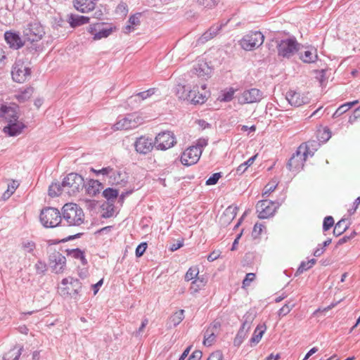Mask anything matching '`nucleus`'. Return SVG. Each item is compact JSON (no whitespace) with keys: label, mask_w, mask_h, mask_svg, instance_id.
<instances>
[{"label":"nucleus","mask_w":360,"mask_h":360,"mask_svg":"<svg viewBox=\"0 0 360 360\" xmlns=\"http://www.w3.org/2000/svg\"><path fill=\"white\" fill-rule=\"evenodd\" d=\"M84 187V178L77 173L72 172L63 179L61 184L53 183L49 188V195L53 198L64 192L69 195H76Z\"/></svg>","instance_id":"obj_1"},{"label":"nucleus","mask_w":360,"mask_h":360,"mask_svg":"<svg viewBox=\"0 0 360 360\" xmlns=\"http://www.w3.org/2000/svg\"><path fill=\"white\" fill-rule=\"evenodd\" d=\"M84 221L85 214L80 206L72 202L63 205L60 212V224L62 226L78 227Z\"/></svg>","instance_id":"obj_2"},{"label":"nucleus","mask_w":360,"mask_h":360,"mask_svg":"<svg viewBox=\"0 0 360 360\" xmlns=\"http://www.w3.org/2000/svg\"><path fill=\"white\" fill-rule=\"evenodd\" d=\"M309 154L311 156L313 155V153H310L309 151V148L307 146H300L296 152L293 153L292 157L289 159L287 164L288 169L291 172H300L303 168Z\"/></svg>","instance_id":"obj_3"},{"label":"nucleus","mask_w":360,"mask_h":360,"mask_svg":"<svg viewBox=\"0 0 360 360\" xmlns=\"http://www.w3.org/2000/svg\"><path fill=\"white\" fill-rule=\"evenodd\" d=\"M41 224L46 228H53L60 224V212L54 207H45L39 216Z\"/></svg>","instance_id":"obj_4"},{"label":"nucleus","mask_w":360,"mask_h":360,"mask_svg":"<svg viewBox=\"0 0 360 360\" xmlns=\"http://www.w3.org/2000/svg\"><path fill=\"white\" fill-rule=\"evenodd\" d=\"M264 40L263 34L259 31L250 32L239 41L240 46L245 51H252L259 47Z\"/></svg>","instance_id":"obj_5"},{"label":"nucleus","mask_w":360,"mask_h":360,"mask_svg":"<svg viewBox=\"0 0 360 360\" xmlns=\"http://www.w3.org/2000/svg\"><path fill=\"white\" fill-rule=\"evenodd\" d=\"M143 123V118L136 113L127 115L124 117L118 120L112 126L114 131L128 130L137 127Z\"/></svg>","instance_id":"obj_6"},{"label":"nucleus","mask_w":360,"mask_h":360,"mask_svg":"<svg viewBox=\"0 0 360 360\" xmlns=\"http://www.w3.org/2000/svg\"><path fill=\"white\" fill-rule=\"evenodd\" d=\"M276 47L278 56L288 58L299 50L300 44L297 43L295 39L290 38L281 40L278 42Z\"/></svg>","instance_id":"obj_7"},{"label":"nucleus","mask_w":360,"mask_h":360,"mask_svg":"<svg viewBox=\"0 0 360 360\" xmlns=\"http://www.w3.org/2000/svg\"><path fill=\"white\" fill-rule=\"evenodd\" d=\"M44 34L43 27L36 21L28 23L23 30L24 37L30 42L38 41Z\"/></svg>","instance_id":"obj_8"},{"label":"nucleus","mask_w":360,"mask_h":360,"mask_svg":"<svg viewBox=\"0 0 360 360\" xmlns=\"http://www.w3.org/2000/svg\"><path fill=\"white\" fill-rule=\"evenodd\" d=\"M279 202L269 200H260L256 205L257 212L259 219H267L273 216L276 209L280 206Z\"/></svg>","instance_id":"obj_9"},{"label":"nucleus","mask_w":360,"mask_h":360,"mask_svg":"<svg viewBox=\"0 0 360 360\" xmlns=\"http://www.w3.org/2000/svg\"><path fill=\"white\" fill-rule=\"evenodd\" d=\"M11 75L14 81L22 83L30 77L31 70L29 67L24 64V62L21 60H17L13 66Z\"/></svg>","instance_id":"obj_10"},{"label":"nucleus","mask_w":360,"mask_h":360,"mask_svg":"<svg viewBox=\"0 0 360 360\" xmlns=\"http://www.w3.org/2000/svg\"><path fill=\"white\" fill-rule=\"evenodd\" d=\"M176 143V139L171 131L159 133L155 137V147L158 150H165L174 146Z\"/></svg>","instance_id":"obj_11"},{"label":"nucleus","mask_w":360,"mask_h":360,"mask_svg":"<svg viewBox=\"0 0 360 360\" xmlns=\"http://www.w3.org/2000/svg\"><path fill=\"white\" fill-rule=\"evenodd\" d=\"M199 148L193 146L188 148L181 155V161L183 165L190 166L198 162L201 155V150Z\"/></svg>","instance_id":"obj_12"},{"label":"nucleus","mask_w":360,"mask_h":360,"mask_svg":"<svg viewBox=\"0 0 360 360\" xmlns=\"http://www.w3.org/2000/svg\"><path fill=\"white\" fill-rule=\"evenodd\" d=\"M285 98L288 103L294 107H300L309 102V98L307 96L292 90L287 92Z\"/></svg>","instance_id":"obj_13"},{"label":"nucleus","mask_w":360,"mask_h":360,"mask_svg":"<svg viewBox=\"0 0 360 360\" xmlns=\"http://www.w3.org/2000/svg\"><path fill=\"white\" fill-rule=\"evenodd\" d=\"M263 98V93L255 88L245 91L240 97L241 103H253L259 102Z\"/></svg>","instance_id":"obj_14"},{"label":"nucleus","mask_w":360,"mask_h":360,"mask_svg":"<svg viewBox=\"0 0 360 360\" xmlns=\"http://www.w3.org/2000/svg\"><path fill=\"white\" fill-rule=\"evenodd\" d=\"M103 26L102 23H96L89 26V32L94 35V40L108 37L111 34L112 27H103Z\"/></svg>","instance_id":"obj_15"},{"label":"nucleus","mask_w":360,"mask_h":360,"mask_svg":"<svg viewBox=\"0 0 360 360\" xmlns=\"http://www.w3.org/2000/svg\"><path fill=\"white\" fill-rule=\"evenodd\" d=\"M153 144L151 139L141 136L136 139L134 146L137 153L145 155L152 150Z\"/></svg>","instance_id":"obj_16"},{"label":"nucleus","mask_w":360,"mask_h":360,"mask_svg":"<svg viewBox=\"0 0 360 360\" xmlns=\"http://www.w3.org/2000/svg\"><path fill=\"white\" fill-rule=\"evenodd\" d=\"M229 20L224 23L222 22L219 25H214L210 27V29L205 32L202 34V36L198 39V44H204L214 38L219 32L222 27L227 24Z\"/></svg>","instance_id":"obj_17"},{"label":"nucleus","mask_w":360,"mask_h":360,"mask_svg":"<svg viewBox=\"0 0 360 360\" xmlns=\"http://www.w3.org/2000/svg\"><path fill=\"white\" fill-rule=\"evenodd\" d=\"M49 260L51 263H55L53 266V269L56 274L60 273L63 271L66 263L65 257L56 251L51 253L49 256Z\"/></svg>","instance_id":"obj_18"},{"label":"nucleus","mask_w":360,"mask_h":360,"mask_svg":"<svg viewBox=\"0 0 360 360\" xmlns=\"http://www.w3.org/2000/svg\"><path fill=\"white\" fill-rule=\"evenodd\" d=\"M237 211V207L229 206L219 217V223L220 225L222 226H228L236 217Z\"/></svg>","instance_id":"obj_19"},{"label":"nucleus","mask_w":360,"mask_h":360,"mask_svg":"<svg viewBox=\"0 0 360 360\" xmlns=\"http://www.w3.org/2000/svg\"><path fill=\"white\" fill-rule=\"evenodd\" d=\"M4 38L11 48L18 49L24 45V42L18 34L13 32H6Z\"/></svg>","instance_id":"obj_20"},{"label":"nucleus","mask_w":360,"mask_h":360,"mask_svg":"<svg viewBox=\"0 0 360 360\" xmlns=\"http://www.w3.org/2000/svg\"><path fill=\"white\" fill-rule=\"evenodd\" d=\"M25 127V125L22 122H18L17 120L16 121L8 123L7 126L4 127L3 131L9 136H16L22 133Z\"/></svg>","instance_id":"obj_21"},{"label":"nucleus","mask_w":360,"mask_h":360,"mask_svg":"<svg viewBox=\"0 0 360 360\" xmlns=\"http://www.w3.org/2000/svg\"><path fill=\"white\" fill-rule=\"evenodd\" d=\"M212 70L206 62L199 61L193 67V73L199 77H209L212 74Z\"/></svg>","instance_id":"obj_22"},{"label":"nucleus","mask_w":360,"mask_h":360,"mask_svg":"<svg viewBox=\"0 0 360 360\" xmlns=\"http://www.w3.org/2000/svg\"><path fill=\"white\" fill-rule=\"evenodd\" d=\"M95 1L96 0H74L73 3L75 8L77 11L82 13H88L96 8Z\"/></svg>","instance_id":"obj_23"},{"label":"nucleus","mask_w":360,"mask_h":360,"mask_svg":"<svg viewBox=\"0 0 360 360\" xmlns=\"http://www.w3.org/2000/svg\"><path fill=\"white\" fill-rule=\"evenodd\" d=\"M89 20V18L83 15L70 14L68 16V22L70 23L72 27H76L88 23Z\"/></svg>","instance_id":"obj_24"},{"label":"nucleus","mask_w":360,"mask_h":360,"mask_svg":"<svg viewBox=\"0 0 360 360\" xmlns=\"http://www.w3.org/2000/svg\"><path fill=\"white\" fill-rule=\"evenodd\" d=\"M103 188L102 184L98 180L91 179L89 181L86 190L89 195L95 196Z\"/></svg>","instance_id":"obj_25"},{"label":"nucleus","mask_w":360,"mask_h":360,"mask_svg":"<svg viewBox=\"0 0 360 360\" xmlns=\"http://www.w3.org/2000/svg\"><path fill=\"white\" fill-rule=\"evenodd\" d=\"M141 14L137 13L131 16L128 20V25L124 27V32L129 33L135 30V27L140 25V18Z\"/></svg>","instance_id":"obj_26"},{"label":"nucleus","mask_w":360,"mask_h":360,"mask_svg":"<svg viewBox=\"0 0 360 360\" xmlns=\"http://www.w3.org/2000/svg\"><path fill=\"white\" fill-rule=\"evenodd\" d=\"M68 255H70L75 259H78L81 261L83 265H86L87 264V260L85 258L84 252L82 251L79 248L67 250Z\"/></svg>","instance_id":"obj_27"},{"label":"nucleus","mask_w":360,"mask_h":360,"mask_svg":"<svg viewBox=\"0 0 360 360\" xmlns=\"http://www.w3.org/2000/svg\"><path fill=\"white\" fill-rule=\"evenodd\" d=\"M349 227L348 223L345 219L340 220L335 226L333 229V234L335 236H339L343 233Z\"/></svg>","instance_id":"obj_28"},{"label":"nucleus","mask_w":360,"mask_h":360,"mask_svg":"<svg viewBox=\"0 0 360 360\" xmlns=\"http://www.w3.org/2000/svg\"><path fill=\"white\" fill-rule=\"evenodd\" d=\"M184 319V310L180 309L174 313L169 318V322L173 326L179 325Z\"/></svg>","instance_id":"obj_29"},{"label":"nucleus","mask_w":360,"mask_h":360,"mask_svg":"<svg viewBox=\"0 0 360 360\" xmlns=\"http://www.w3.org/2000/svg\"><path fill=\"white\" fill-rule=\"evenodd\" d=\"M22 349V347H20L19 349L13 348L11 349L5 354L3 360H18L21 354Z\"/></svg>","instance_id":"obj_30"},{"label":"nucleus","mask_w":360,"mask_h":360,"mask_svg":"<svg viewBox=\"0 0 360 360\" xmlns=\"http://www.w3.org/2000/svg\"><path fill=\"white\" fill-rule=\"evenodd\" d=\"M217 333V332L212 331V329H207L204 334V345L211 346L215 340Z\"/></svg>","instance_id":"obj_31"},{"label":"nucleus","mask_w":360,"mask_h":360,"mask_svg":"<svg viewBox=\"0 0 360 360\" xmlns=\"http://www.w3.org/2000/svg\"><path fill=\"white\" fill-rule=\"evenodd\" d=\"M155 93V89H149L147 91L139 92L134 96H131L129 99L134 98L135 101H139V102L143 101L150 96H151Z\"/></svg>","instance_id":"obj_32"},{"label":"nucleus","mask_w":360,"mask_h":360,"mask_svg":"<svg viewBox=\"0 0 360 360\" xmlns=\"http://www.w3.org/2000/svg\"><path fill=\"white\" fill-rule=\"evenodd\" d=\"M206 281L203 278L197 277L194 281L191 283V286L190 288V290L191 293L197 292L200 288L205 285Z\"/></svg>","instance_id":"obj_33"},{"label":"nucleus","mask_w":360,"mask_h":360,"mask_svg":"<svg viewBox=\"0 0 360 360\" xmlns=\"http://www.w3.org/2000/svg\"><path fill=\"white\" fill-rule=\"evenodd\" d=\"M265 330V326H258L255 329L252 338L250 339V342L257 344L260 341Z\"/></svg>","instance_id":"obj_34"},{"label":"nucleus","mask_w":360,"mask_h":360,"mask_svg":"<svg viewBox=\"0 0 360 360\" xmlns=\"http://www.w3.org/2000/svg\"><path fill=\"white\" fill-rule=\"evenodd\" d=\"M188 90V89L186 86L178 84L176 86L174 91L179 99L186 101L188 98L186 95Z\"/></svg>","instance_id":"obj_35"},{"label":"nucleus","mask_w":360,"mask_h":360,"mask_svg":"<svg viewBox=\"0 0 360 360\" xmlns=\"http://www.w3.org/2000/svg\"><path fill=\"white\" fill-rule=\"evenodd\" d=\"M318 56L316 53H313L311 51H305L304 53H301L300 59L304 63H314L316 60Z\"/></svg>","instance_id":"obj_36"},{"label":"nucleus","mask_w":360,"mask_h":360,"mask_svg":"<svg viewBox=\"0 0 360 360\" xmlns=\"http://www.w3.org/2000/svg\"><path fill=\"white\" fill-rule=\"evenodd\" d=\"M256 158H257V155L251 157L247 161L240 164L236 169V173L238 174H243L245 172V170L248 169V167L253 164Z\"/></svg>","instance_id":"obj_37"},{"label":"nucleus","mask_w":360,"mask_h":360,"mask_svg":"<svg viewBox=\"0 0 360 360\" xmlns=\"http://www.w3.org/2000/svg\"><path fill=\"white\" fill-rule=\"evenodd\" d=\"M4 118H5L8 122V123H11L16 121L18 118V116L14 108L8 107Z\"/></svg>","instance_id":"obj_38"},{"label":"nucleus","mask_w":360,"mask_h":360,"mask_svg":"<svg viewBox=\"0 0 360 360\" xmlns=\"http://www.w3.org/2000/svg\"><path fill=\"white\" fill-rule=\"evenodd\" d=\"M103 195L108 200H114L118 196V191L116 189L112 188H108L103 192Z\"/></svg>","instance_id":"obj_39"},{"label":"nucleus","mask_w":360,"mask_h":360,"mask_svg":"<svg viewBox=\"0 0 360 360\" xmlns=\"http://www.w3.org/2000/svg\"><path fill=\"white\" fill-rule=\"evenodd\" d=\"M316 262V260L315 259H311L308 262H302L297 270V274H302L304 271L310 269L313 266Z\"/></svg>","instance_id":"obj_40"},{"label":"nucleus","mask_w":360,"mask_h":360,"mask_svg":"<svg viewBox=\"0 0 360 360\" xmlns=\"http://www.w3.org/2000/svg\"><path fill=\"white\" fill-rule=\"evenodd\" d=\"M36 245L31 240H23L21 243V249L25 252L32 253L35 249Z\"/></svg>","instance_id":"obj_41"},{"label":"nucleus","mask_w":360,"mask_h":360,"mask_svg":"<svg viewBox=\"0 0 360 360\" xmlns=\"http://www.w3.org/2000/svg\"><path fill=\"white\" fill-rule=\"evenodd\" d=\"M199 270L197 267H191L187 271L185 275V281H189L193 278H197L198 276Z\"/></svg>","instance_id":"obj_42"},{"label":"nucleus","mask_w":360,"mask_h":360,"mask_svg":"<svg viewBox=\"0 0 360 360\" xmlns=\"http://www.w3.org/2000/svg\"><path fill=\"white\" fill-rule=\"evenodd\" d=\"M70 285L72 288V294H73V295H76L77 296L78 295L79 290L82 288L81 283L79 281L78 279H75V278L71 277L70 278Z\"/></svg>","instance_id":"obj_43"},{"label":"nucleus","mask_w":360,"mask_h":360,"mask_svg":"<svg viewBox=\"0 0 360 360\" xmlns=\"http://www.w3.org/2000/svg\"><path fill=\"white\" fill-rule=\"evenodd\" d=\"M246 330L240 329L234 338L233 344L235 346H240L241 343L243 342L245 336H246Z\"/></svg>","instance_id":"obj_44"},{"label":"nucleus","mask_w":360,"mask_h":360,"mask_svg":"<svg viewBox=\"0 0 360 360\" xmlns=\"http://www.w3.org/2000/svg\"><path fill=\"white\" fill-rule=\"evenodd\" d=\"M278 184V181L277 180H273L272 182H270L268 184H266L264 188L265 191L262 194L263 196L267 195L269 193H271V192H273L276 189Z\"/></svg>","instance_id":"obj_45"},{"label":"nucleus","mask_w":360,"mask_h":360,"mask_svg":"<svg viewBox=\"0 0 360 360\" xmlns=\"http://www.w3.org/2000/svg\"><path fill=\"white\" fill-rule=\"evenodd\" d=\"M294 307V304L288 303L283 306L278 311L279 316H284L287 315L290 310Z\"/></svg>","instance_id":"obj_46"},{"label":"nucleus","mask_w":360,"mask_h":360,"mask_svg":"<svg viewBox=\"0 0 360 360\" xmlns=\"http://www.w3.org/2000/svg\"><path fill=\"white\" fill-rule=\"evenodd\" d=\"M334 225V219L331 216L326 217L323 220V229L324 231L329 230Z\"/></svg>","instance_id":"obj_47"},{"label":"nucleus","mask_w":360,"mask_h":360,"mask_svg":"<svg viewBox=\"0 0 360 360\" xmlns=\"http://www.w3.org/2000/svg\"><path fill=\"white\" fill-rule=\"evenodd\" d=\"M221 177V172H217V173L213 174L206 181V185H208V186L215 185Z\"/></svg>","instance_id":"obj_48"},{"label":"nucleus","mask_w":360,"mask_h":360,"mask_svg":"<svg viewBox=\"0 0 360 360\" xmlns=\"http://www.w3.org/2000/svg\"><path fill=\"white\" fill-rule=\"evenodd\" d=\"M60 293L63 296H70L72 297H76V295H73L72 293V288L70 285L66 286V287H60L59 288Z\"/></svg>","instance_id":"obj_49"},{"label":"nucleus","mask_w":360,"mask_h":360,"mask_svg":"<svg viewBox=\"0 0 360 360\" xmlns=\"http://www.w3.org/2000/svg\"><path fill=\"white\" fill-rule=\"evenodd\" d=\"M110 183L112 184H118L122 181L121 179V174L117 171L115 170V173L112 174L111 176L109 177Z\"/></svg>","instance_id":"obj_50"},{"label":"nucleus","mask_w":360,"mask_h":360,"mask_svg":"<svg viewBox=\"0 0 360 360\" xmlns=\"http://www.w3.org/2000/svg\"><path fill=\"white\" fill-rule=\"evenodd\" d=\"M263 227L264 226L261 224L256 223L255 224L252 232V236L254 238H257L261 234Z\"/></svg>","instance_id":"obj_51"},{"label":"nucleus","mask_w":360,"mask_h":360,"mask_svg":"<svg viewBox=\"0 0 360 360\" xmlns=\"http://www.w3.org/2000/svg\"><path fill=\"white\" fill-rule=\"evenodd\" d=\"M35 269L37 274H44L46 271V264L41 261H38L35 264Z\"/></svg>","instance_id":"obj_52"},{"label":"nucleus","mask_w":360,"mask_h":360,"mask_svg":"<svg viewBox=\"0 0 360 360\" xmlns=\"http://www.w3.org/2000/svg\"><path fill=\"white\" fill-rule=\"evenodd\" d=\"M146 248H147L146 243H141V244H139L136 249V256L137 257H141L143 255V253L145 252Z\"/></svg>","instance_id":"obj_53"},{"label":"nucleus","mask_w":360,"mask_h":360,"mask_svg":"<svg viewBox=\"0 0 360 360\" xmlns=\"http://www.w3.org/2000/svg\"><path fill=\"white\" fill-rule=\"evenodd\" d=\"M98 173L109 178L112 173H115V169L110 167H103L101 169H98Z\"/></svg>","instance_id":"obj_54"},{"label":"nucleus","mask_w":360,"mask_h":360,"mask_svg":"<svg viewBox=\"0 0 360 360\" xmlns=\"http://www.w3.org/2000/svg\"><path fill=\"white\" fill-rule=\"evenodd\" d=\"M255 278V274L253 273H248L246 274L245 278L243 281V286H249L250 283Z\"/></svg>","instance_id":"obj_55"},{"label":"nucleus","mask_w":360,"mask_h":360,"mask_svg":"<svg viewBox=\"0 0 360 360\" xmlns=\"http://www.w3.org/2000/svg\"><path fill=\"white\" fill-rule=\"evenodd\" d=\"M208 139L201 138L197 141L196 145L193 146L195 148H199L201 153L202 152V149L207 145Z\"/></svg>","instance_id":"obj_56"},{"label":"nucleus","mask_w":360,"mask_h":360,"mask_svg":"<svg viewBox=\"0 0 360 360\" xmlns=\"http://www.w3.org/2000/svg\"><path fill=\"white\" fill-rule=\"evenodd\" d=\"M255 318V314L253 312L248 311L243 316V321L244 322H246V323H249L251 325L252 322Z\"/></svg>","instance_id":"obj_57"},{"label":"nucleus","mask_w":360,"mask_h":360,"mask_svg":"<svg viewBox=\"0 0 360 360\" xmlns=\"http://www.w3.org/2000/svg\"><path fill=\"white\" fill-rule=\"evenodd\" d=\"M187 98L186 101L191 102V103H194V100L195 96H197V90L195 89H188L187 92Z\"/></svg>","instance_id":"obj_58"},{"label":"nucleus","mask_w":360,"mask_h":360,"mask_svg":"<svg viewBox=\"0 0 360 360\" xmlns=\"http://www.w3.org/2000/svg\"><path fill=\"white\" fill-rule=\"evenodd\" d=\"M223 354L220 351H216L212 353L207 360H223Z\"/></svg>","instance_id":"obj_59"},{"label":"nucleus","mask_w":360,"mask_h":360,"mask_svg":"<svg viewBox=\"0 0 360 360\" xmlns=\"http://www.w3.org/2000/svg\"><path fill=\"white\" fill-rule=\"evenodd\" d=\"M202 356V353L200 350L194 351L188 357V360H200Z\"/></svg>","instance_id":"obj_60"},{"label":"nucleus","mask_w":360,"mask_h":360,"mask_svg":"<svg viewBox=\"0 0 360 360\" xmlns=\"http://www.w3.org/2000/svg\"><path fill=\"white\" fill-rule=\"evenodd\" d=\"M347 111V110H346V108L342 105L334 112V114L333 115V117H334V118L338 117L341 115H342L345 112H346Z\"/></svg>","instance_id":"obj_61"},{"label":"nucleus","mask_w":360,"mask_h":360,"mask_svg":"<svg viewBox=\"0 0 360 360\" xmlns=\"http://www.w3.org/2000/svg\"><path fill=\"white\" fill-rule=\"evenodd\" d=\"M205 95L197 92V96L194 100V104L203 103L205 101Z\"/></svg>","instance_id":"obj_62"},{"label":"nucleus","mask_w":360,"mask_h":360,"mask_svg":"<svg viewBox=\"0 0 360 360\" xmlns=\"http://www.w3.org/2000/svg\"><path fill=\"white\" fill-rule=\"evenodd\" d=\"M220 256V252L219 251H213L207 256V260L209 262H213L216 260Z\"/></svg>","instance_id":"obj_63"},{"label":"nucleus","mask_w":360,"mask_h":360,"mask_svg":"<svg viewBox=\"0 0 360 360\" xmlns=\"http://www.w3.org/2000/svg\"><path fill=\"white\" fill-rule=\"evenodd\" d=\"M32 93V89L29 88L27 90H25L24 92H22V94L20 95L19 98L20 99L25 100L27 98H29Z\"/></svg>","instance_id":"obj_64"}]
</instances>
